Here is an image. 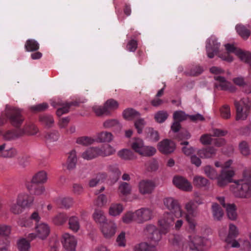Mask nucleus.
<instances>
[{"label":"nucleus","mask_w":251,"mask_h":251,"mask_svg":"<svg viewBox=\"0 0 251 251\" xmlns=\"http://www.w3.org/2000/svg\"><path fill=\"white\" fill-rule=\"evenodd\" d=\"M230 190L237 198L249 199L251 198V180L243 178L234 181L230 185Z\"/></svg>","instance_id":"1"},{"label":"nucleus","mask_w":251,"mask_h":251,"mask_svg":"<svg viewBox=\"0 0 251 251\" xmlns=\"http://www.w3.org/2000/svg\"><path fill=\"white\" fill-rule=\"evenodd\" d=\"M188 246L191 250L204 251L211 247V242L208 238L192 234L188 236Z\"/></svg>","instance_id":"2"},{"label":"nucleus","mask_w":251,"mask_h":251,"mask_svg":"<svg viewBox=\"0 0 251 251\" xmlns=\"http://www.w3.org/2000/svg\"><path fill=\"white\" fill-rule=\"evenodd\" d=\"M131 149L142 156H151L155 154L156 149L150 146L145 145L144 141L139 138H133L131 142Z\"/></svg>","instance_id":"3"},{"label":"nucleus","mask_w":251,"mask_h":251,"mask_svg":"<svg viewBox=\"0 0 251 251\" xmlns=\"http://www.w3.org/2000/svg\"><path fill=\"white\" fill-rule=\"evenodd\" d=\"M4 114L10 124L15 127L21 126L25 120L21 110L15 107L6 105Z\"/></svg>","instance_id":"4"},{"label":"nucleus","mask_w":251,"mask_h":251,"mask_svg":"<svg viewBox=\"0 0 251 251\" xmlns=\"http://www.w3.org/2000/svg\"><path fill=\"white\" fill-rule=\"evenodd\" d=\"M210 72L215 75L214 76L215 80L218 81L220 83L219 86L216 85L217 87H220L222 90H228L231 92L235 91L236 88L234 86L226 81L225 77L218 75L224 74L225 71L223 69L218 67L213 66L210 68Z\"/></svg>","instance_id":"5"},{"label":"nucleus","mask_w":251,"mask_h":251,"mask_svg":"<svg viewBox=\"0 0 251 251\" xmlns=\"http://www.w3.org/2000/svg\"><path fill=\"white\" fill-rule=\"evenodd\" d=\"M163 204L165 207L176 218L182 216L183 211L178 201L173 197H166L163 199Z\"/></svg>","instance_id":"6"},{"label":"nucleus","mask_w":251,"mask_h":251,"mask_svg":"<svg viewBox=\"0 0 251 251\" xmlns=\"http://www.w3.org/2000/svg\"><path fill=\"white\" fill-rule=\"evenodd\" d=\"M235 105L236 108V120H245L251 107L248 98H243L239 101H235Z\"/></svg>","instance_id":"7"},{"label":"nucleus","mask_w":251,"mask_h":251,"mask_svg":"<svg viewBox=\"0 0 251 251\" xmlns=\"http://www.w3.org/2000/svg\"><path fill=\"white\" fill-rule=\"evenodd\" d=\"M184 208L187 212L185 216L186 221L188 223L190 229L192 231H194L196 229L197 223L192 217H195L196 215V211L195 208V201L194 200L189 201L185 204Z\"/></svg>","instance_id":"8"},{"label":"nucleus","mask_w":251,"mask_h":251,"mask_svg":"<svg viewBox=\"0 0 251 251\" xmlns=\"http://www.w3.org/2000/svg\"><path fill=\"white\" fill-rule=\"evenodd\" d=\"M155 187V184L153 181L149 179L140 180L137 185V188L139 194L142 196H149L151 195Z\"/></svg>","instance_id":"9"},{"label":"nucleus","mask_w":251,"mask_h":251,"mask_svg":"<svg viewBox=\"0 0 251 251\" xmlns=\"http://www.w3.org/2000/svg\"><path fill=\"white\" fill-rule=\"evenodd\" d=\"M235 175L233 169L222 168L220 175L217 177V184L220 187H224L232 181V177Z\"/></svg>","instance_id":"10"},{"label":"nucleus","mask_w":251,"mask_h":251,"mask_svg":"<svg viewBox=\"0 0 251 251\" xmlns=\"http://www.w3.org/2000/svg\"><path fill=\"white\" fill-rule=\"evenodd\" d=\"M238 234L239 231L237 226L232 224H230L228 235L225 239V242L230 245L231 247L239 248L240 244L237 240L235 239Z\"/></svg>","instance_id":"11"},{"label":"nucleus","mask_w":251,"mask_h":251,"mask_svg":"<svg viewBox=\"0 0 251 251\" xmlns=\"http://www.w3.org/2000/svg\"><path fill=\"white\" fill-rule=\"evenodd\" d=\"M117 226L115 222L113 220L107 221L101 225L100 229L102 235L105 238H110L116 233Z\"/></svg>","instance_id":"12"},{"label":"nucleus","mask_w":251,"mask_h":251,"mask_svg":"<svg viewBox=\"0 0 251 251\" xmlns=\"http://www.w3.org/2000/svg\"><path fill=\"white\" fill-rule=\"evenodd\" d=\"M220 43L217 42L216 37L211 36L207 39L206 45V50L207 56L210 58L214 57L219 51Z\"/></svg>","instance_id":"13"},{"label":"nucleus","mask_w":251,"mask_h":251,"mask_svg":"<svg viewBox=\"0 0 251 251\" xmlns=\"http://www.w3.org/2000/svg\"><path fill=\"white\" fill-rule=\"evenodd\" d=\"M173 214L169 212H165L158 221L161 229L164 233L167 232L173 226L174 219L172 217Z\"/></svg>","instance_id":"14"},{"label":"nucleus","mask_w":251,"mask_h":251,"mask_svg":"<svg viewBox=\"0 0 251 251\" xmlns=\"http://www.w3.org/2000/svg\"><path fill=\"white\" fill-rule=\"evenodd\" d=\"M173 184L178 189L186 192H191L193 189L191 183L184 177L175 176L173 179Z\"/></svg>","instance_id":"15"},{"label":"nucleus","mask_w":251,"mask_h":251,"mask_svg":"<svg viewBox=\"0 0 251 251\" xmlns=\"http://www.w3.org/2000/svg\"><path fill=\"white\" fill-rule=\"evenodd\" d=\"M136 222L142 224L151 220L153 217V212L149 208H141L136 210Z\"/></svg>","instance_id":"16"},{"label":"nucleus","mask_w":251,"mask_h":251,"mask_svg":"<svg viewBox=\"0 0 251 251\" xmlns=\"http://www.w3.org/2000/svg\"><path fill=\"white\" fill-rule=\"evenodd\" d=\"M18 154L17 150L7 144L3 143L0 145V157L13 158Z\"/></svg>","instance_id":"17"},{"label":"nucleus","mask_w":251,"mask_h":251,"mask_svg":"<svg viewBox=\"0 0 251 251\" xmlns=\"http://www.w3.org/2000/svg\"><path fill=\"white\" fill-rule=\"evenodd\" d=\"M157 148L160 152L164 154L173 153L176 148V144L172 140L164 139L158 143Z\"/></svg>","instance_id":"18"},{"label":"nucleus","mask_w":251,"mask_h":251,"mask_svg":"<svg viewBox=\"0 0 251 251\" xmlns=\"http://www.w3.org/2000/svg\"><path fill=\"white\" fill-rule=\"evenodd\" d=\"M62 242L66 251H75L77 241L74 236L68 233H64L62 235Z\"/></svg>","instance_id":"19"},{"label":"nucleus","mask_w":251,"mask_h":251,"mask_svg":"<svg viewBox=\"0 0 251 251\" xmlns=\"http://www.w3.org/2000/svg\"><path fill=\"white\" fill-rule=\"evenodd\" d=\"M217 199L223 206L226 208L228 218L231 220H236L237 218V213L236 212L235 205L234 204H226L225 203V199L223 197H218L217 198Z\"/></svg>","instance_id":"20"},{"label":"nucleus","mask_w":251,"mask_h":251,"mask_svg":"<svg viewBox=\"0 0 251 251\" xmlns=\"http://www.w3.org/2000/svg\"><path fill=\"white\" fill-rule=\"evenodd\" d=\"M225 48L227 51V52L224 54H220L219 57L222 60L231 62L233 61V57L229 55L230 53H234L236 55V52L239 50L238 48L235 47L234 45L231 44H226L225 45Z\"/></svg>","instance_id":"21"},{"label":"nucleus","mask_w":251,"mask_h":251,"mask_svg":"<svg viewBox=\"0 0 251 251\" xmlns=\"http://www.w3.org/2000/svg\"><path fill=\"white\" fill-rule=\"evenodd\" d=\"M19 130L21 137L25 135H34L38 131L37 127L33 123L30 122L26 123Z\"/></svg>","instance_id":"22"},{"label":"nucleus","mask_w":251,"mask_h":251,"mask_svg":"<svg viewBox=\"0 0 251 251\" xmlns=\"http://www.w3.org/2000/svg\"><path fill=\"white\" fill-rule=\"evenodd\" d=\"M217 150L213 147H208L200 149L197 153L201 158H211L214 157L217 153Z\"/></svg>","instance_id":"23"},{"label":"nucleus","mask_w":251,"mask_h":251,"mask_svg":"<svg viewBox=\"0 0 251 251\" xmlns=\"http://www.w3.org/2000/svg\"><path fill=\"white\" fill-rule=\"evenodd\" d=\"M36 231L38 237L41 239L46 238L50 232V228L46 223H41L36 226Z\"/></svg>","instance_id":"24"},{"label":"nucleus","mask_w":251,"mask_h":251,"mask_svg":"<svg viewBox=\"0 0 251 251\" xmlns=\"http://www.w3.org/2000/svg\"><path fill=\"white\" fill-rule=\"evenodd\" d=\"M17 198L18 202L21 203L24 207L30 206L34 201L33 197L25 193H20Z\"/></svg>","instance_id":"25"},{"label":"nucleus","mask_w":251,"mask_h":251,"mask_svg":"<svg viewBox=\"0 0 251 251\" xmlns=\"http://www.w3.org/2000/svg\"><path fill=\"white\" fill-rule=\"evenodd\" d=\"M124 210L123 204L121 203H112L108 208V214L112 217H117L121 215Z\"/></svg>","instance_id":"26"},{"label":"nucleus","mask_w":251,"mask_h":251,"mask_svg":"<svg viewBox=\"0 0 251 251\" xmlns=\"http://www.w3.org/2000/svg\"><path fill=\"white\" fill-rule=\"evenodd\" d=\"M193 183L195 187L198 188H204L205 189H208L210 185V182L207 179L200 176H195Z\"/></svg>","instance_id":"27"},{"label":"nucleus","mask_w":251,"mask_h":251,"mask_svg":"<svg viewBox=\"0 0 251 251\" xmlns=\"http://www.w3.org/2000/svg\"><path fill=\"white\" fill-rule=\"evenodd\" d=\"M92 218L94 221L100 226L108 221L104 212L100 209H95L92 214Z\"/></svg>","instance_id":"28"},{"label":"nucleus","mask_w":251,"mask_h":251,"mask_svg":"<svg viewBox=\"0 0 251 251\" xmlns=\"http://www.w3.org/2000/svg\"><path fill=\"white\" fill-rule=\"evenodd\" d=\"M99 151V147H90L82 153L81 156L84 159L91 160L100 156Z\"/></svg>","instance_id":"29"},{"label":"nucleus","mask_w":251,"mask_h":251,"mask_svg":"<svg viewBox=\"0 0 251 251\" xmlns=\"http://www.w3.org/2000/svg\"><path fill=\"white\" fill-rule=\"evenodd\" d=\"M113 138L112 133L104 131L97 133L96 140L99 143H110Z\"/></svg>","instance_id":"30"},{"label":"nucleus","mask_w":251,"mask_h":251,"mask_svg":"<svg viewBox=\"0 0 251 251\" xmlns=\"http://www.w3.org/2000/svg\"><path fill=\"white\" fill-rule=\"evenodd\" d=\"M47 180V172L45 171H40L33 176L31 182L34 184H43L46 183Z\"/></svg>","instance_id":"31"},{"label":"nucleus","mask_w":251,"mask_h":251,"mask_svg":"<svg viewBox=\"0 0 251 251\" xmlns=\"http://www.w3.org/2000/svg\"><path fill=\"white\" fill-rule=\"evenodd\" d=\"M77 162L76 152L74 150L71 151L68 154V159L66 164L67 169L72 170L75 168Z\"/></svg>","instance_id":"32"},{"label":"nucleus","mask_w":251,"mask_h":251,"mask_svg":"<svg viewBox=\"0 0 251 251\" xmlns=\"http://www.w3.org/2000/svg\"><path fill=\"white\" fill-rule=\"evenodd\" d=\"M99 155L102 157H106L114 154L116 151V149L110 144H106L101 148L99 147Z\"/></svg>","instance_id":"33"},{"label":"nucleus","mask_w":251,"mask_h":251,"mask_svg":"<svg viewBox=\"0 0 251 251\" xmlns=\"http://www.w3.org/2000/svg\"><path fill=\"white\" fill-rule=\"evenodd\" d=\"M10 211L15 215H19L21 214L23 211L24 207L18 202V199L16 201H11L9 205Z\"/></svg>","instance_id":"34"},{"label":"nucleus","mask_w":251,"mask_h":251,"mask_svg":"<svg viewBox=\"0 0 251 251\" xmlns=\"http://www.w3.org/2000/svg\"><path fill=\"white\" fill-rule=\"evenodd\" d=\"M118 156L124 160H132L135 159L133 152L130 150L124 149L120 150L117 153Z\"/></svg>","instance_id":"35"},{"label":"nucleus","mask_w":251,"mask_h":251,"mask_svg":"<svg viewBox=\"0 0 251 251\" xmlns=\"http://www.w3.org/2000/svg\"><path fill=\"white\" fill-rule=\"evenodd\" d=\"M133 249L134 251H156L155 245H149L146 242L136 245Z\"/></svg>","instance_id":"36"},{"label":"nucleus","mask_w":251,"mask_h":251,"mask_svg":"<svg viewBox=\"0 0 251 251\" xmlns=\"http://www.w3.org/2000/svg\"><path fill=\"white\" fill-rule=\"evenodd\" d=\"M69 228L75 232L80 229V225L78 218L75 216L70 217L68 220Z\"/></svg>","instance_id":"37"},{"label":"nucleus","mask_w":251,"mask_h":251,"mask_svg":"<svg viewBox=\"0 0 251 251\" xmlns=\"http://www.w3.org/2000/svg\"><path fill=\"white\" fill-rule=\"evenodd\" d=\"M241 61L246 63H250L251 61V52L249 51L241 49L236 52V55Z\"/></svg>","instance_id":"38"},{"label":"nucleus","mask_w":251,"mask_h":251,"mask_svg":"<svg viewBox=\"0 0 251 251\" xmlns=\"http://www.w3.org/2000/svg\"><path fill=\"white\" fill-rule=\"evenodd\" d=\"M131 190L130 185L125 182H121L118 187V191L120 196H126L129 195L131 192Z\"/></svg>","instance_id":"39"},{"label":"nucleus","mask_w":251,"mask_h":251,"mask_svg":"<svg viewBox=\"0 0 251 251\" xmlns=\"http://www.w3.org/2000/svg\"><path fill=\"white\" fill-rule=\"evenodd\" d=\"M136 210L134 212L129 211L126 212L122 216V221L125 224H130L134 221L136 222Z\"/></svg>","instance_id":"40"},{"label":"nucleus","mask_w":251,"mask_h":251,"mask_svg":"<svg viewBox=\"0 0 251 251\" xmlns=\"http://www.w3.org/2000/svg\"><path fill=\"white\" fill-rule=\"evenodd\" d=\"M123 114L124 118L127 120H132L139 117L140 116V113L132 108L125 109Z\"/></svg>","instance_id":"41"},{"label":"nucleus","mask_w":251,"mask_h":251,"mask_svg":"<svg viewBox=\"0 0 251 251\" xmlns=\"http://www.w3.org/2000/svg\"><path fill=\"white\" fill-rule=\"evenodd\" d=\"M213 217L215 220L220 221L224 215V212L217 203H213L212 206Z\"/></svg>","instance_id":"42"},{"label":"nucleus","mask_w":251,"mask_h":251,"mask_svg":"<svg viewBox=\"0 0 251 251\" xmlns=\"http://www.w3.org/2000/svg\"><path fill=\"white\" fill-rule=\"evenodd\" d=\"M67 219V216L65 214L60 213L52 218V222L56 226H61L66 222Z\"/></svg>","instance_id":"43"},{"label":"nucleus","mask_w":251,"mask_h":251,"mask_svg":"<svg viewBox=\"0 0 251 251\" xmlns=\"http://www.w3.org/2000/svg\"><path fill=\"white\" fill-rule=\"evenodd\" d=\"M25 49L27 51H33L39 49V44L33 39H29L25 44Z\"/></svg>","instance_id":"44"},{"label":"nucleus","mask_w":251,"mask_h":251,"mask_svg":"<svg viewBox=\"0 0 251 251\" xmlns=\"http://www.w3.org/2000/svg\"><path fill=\"white\" fill-rule=\"evenodd\" d=\"M203 171L207 177L211 179H217L218 177L217 171L210 165H207L203 168Z\"/></svg>","instance_id":"45"},{"label":"nucleus","mask_w":251,"mask_h":251,"mask_svg":"<svg viewBox=\"0 0 251 251\" xmlns=\"http://www.w3.org/2000/svg\"><path fill=\"white\" fill-rule=\"evenodd\" d=\"M18 225L21 227H31L34 225L30 217H20L17 221Z\"/></svg>","instance_id":"46"},{"label":"nucleus","mask_w":251,"mask_h":251,"mask_svg":"<svg viewBox=\"0 0 251 251\" xmlns=\"http://www.w3.org/2000/svg\"><path fill=\"white\" fill-rule=\"evenodd\" d=\"M58 105L61 107L58 108L56 111V114L58 116H61L64 114L68 113L69 111L71 105H72V103H57Z\"/></svg>","instance_id":"47"},{"label":"nucleus","mask_w":251,"mask_h":251,"mask_svg":"<svg viewBox=\"0 0 251 251\" xmlns=\"http://www.w3.org/2000/svg\"><path fill=\"white\" fill-rule=\"evenodd\" d=\"M107 176L105 173H99L95 177L91 179L89 182V185L91 187H95L100 181L103 180Z\"/></svg>","instance_id":"48"},{"label":"nucleus","mask_w":251,"mask_h":251,"mask_svg":"<svg viewBox=\"0 0 251 251\" xmlns=\"http://www.w3.org/2000/svg\"><path fill=\"white\" fill-rule=\"evenodd\" d=\"M20 134V133L19 130L17 131L9 130L4 133L3 135V138L6 140H13L21 137V136Z\"/></svg>","instance_id":"49"},{"label":"nucleus","mask_w":251,"mask_h":251,"mask_svg":"<svg viewBox=\"0 0 251 251\" xmlns=\"http://www.w3.org/2000/svg\"><path fill=\"white\" fill-rule=\"evenodd\" d=\"M104 105L108 115L110 114L111 111L117 109L119 106L118 102L115 100L112 99L107 100L105 102Z\"/></svg>","instance_id":"50"},{"label":"nucleus","mask_w":251,"mask_h":251,"mask_svg":"<svg viewBox=\"0 0 251 251\" xmlns=\"http://www.w3.org/2000/svg\"><path fill=\"white\" fill-rule=\"evenodd\" d=\"M154 232V237L157 238V228L153 225H147L144 229L143 232L144 235L148 238L151 232Z\"/></svg>","instance_id":"51"},{"label":"nucleus","mask_w":251,"mask_h":251,"mask_svg":"<svg viewBox=\"0 0 251 251\" xmlns=\"http://www.w3.org/2000/svg\"><path fill=\"white\" fill-rule=\"evenodd\" d=\"M236 29L238 33L243 38L246 39L250 35V31L243 25H237Z\"/></svg>","instance_id":"52"},{"label":"nucleus","mask_w":251,"mask_h":251,"mask_svg":"<svg viewBox=\"0 0 251 251\" xmlns=\"http://www.w3.org/2000/svg\"><path fill=\"white\" fill-rule=\"evenodd\" d=\"M40 121L42 124L48 127H51L54 123V120L50 115L41 116L40 117Z\"/></svg>","instance_id":"53"},{"label":"nucleus","mask_w":251,"mask_h":251,"mask_svg":"<svg viewBox=\"0 0 251 251\" xmlns=\"http://www.w3.org/2000/svg\"><path fill=\"white\" fill-rule=\"evenodd\" d=\"M18 248L19 251H29L30 245L28 241L22 239L18 242Z\"/></svg>","instance_id":"54"},{"label":"nucleus","mask_w":251,"mask_h":251,"mask_svg":"<svg viewBox=\"0 0 251 251\" xmlns=\"http://www.w3.org/2000/svg\"><path fill=\"white\" fill-rule=\"evenodd\" d=\"M168 114L165 111H159L154 115L156 121L159 123H163L168 118Z\"/></svg>","instance_id":"55"},{"label":"nucleus","mask_w":251,"mask_h":251,"mask_svg":"<svg viewBox=\"0 0 251 251\" xmlns=\"http://www.w3.org/2000/svg\"><path fill=\"white\" fill-rule=\"evenodd\" d=\"M59 137V133L56 131L49 132L47 133L45 138L48 143H52L58 140Z\"/></svg>","instance_id":"56"},{"label":"nucleus","mask_w":251,"mask_h":251,"mask_svg":"<svg viewBox=\"0 0 251 251\" xmlns=\"http://www.w3.org/2000/svg\"><path fill=\"white\" fill-rule=\"evenodd\" d=\"M188 116V115L186 114L184 112L181 110L175 111L173 114L174 120L179 122L186 120Z\"/></svg>","instance_id":"57"},{"label":"nucleus","mask_w":251,"mask_h":251,"mask_svg":"<svg viewBox=\"0 0 251 251\" xmlns=\"http://www.w3.org/2000/svg\"><path fill=\"white\" fill-rule=\"evenodd\" d=\"M103 126L105 128H110L115 126L121 127L119 122L116 119H110L104 121L103 123Z\"/></svg>","instance_id":"58"},{"label":"nucleus","mask_w":251,"mask_h":251,"mask_svg":"<svg viewBox=\"0 0 251 251\" xmlns=\"http://www.w3.org/2000/svg\"><path fill=\"white\" fill-rule=\"evenodd\" d=\"M95 140L89 137H81L77 139V143L84 146H88L94 143Z\"/></svg>","instance_id":"59"},{"label":"nucleus","mask_w":251,"mask_h":251,"mask_svg":"<svg viewBox=\"0 0 251 251\" xmlns=\"http://www.w3.org/2000/svg\"><path fill=\"white\" fill-rule=\"evenodd\" d=\"M107 202V197L104 194L100 195L95 201V205L99 207H102L105 206Z\"/></svg>","instance_id":"60"},{"label":"nucleus","mask_w":251,"mask_h":251,"mask_svg":"<svg viewBox=\"0 0 251 251\" xmlns=\"http://www.w3.org/2000/svg\"><path fill=\"white\" fill-rule=\"evenodd\" d=\"M203 71L202 67L198 65L193 66L187 74L190 75L196 76L200 75Z\"/></svg>","instance_id":"61"},{"label":"nucleus","mask_w":251,"mask_h":251,"mask_svg":"<svg viewBox=\"0 0 251 251\" xmlns=\"http://www.w3.org/2000/svg\"><path fill=\"white\" fill-rule=\"evenodd\" d=\"M92 108L97 116H101L102 115H108L104 104L103 106L94 105Z\"/></svg>","instance_id":"62"},{"label":"nucleus","mask_w":251,"mask_h":251,"mask_svg":"<svg viewBox=\"0 0 251 251\" xmlns=\"http://www.w3.org/2000/svg\"><path fill=\"white\" fill-rule=\"evenodd\" d=\"M239 149L241 153L245 156H247L250 154V150L249 146L246 141H242L239 144Z\"/></svg>","instance_id":"63"},{"label":"nucleus","mask_w":251,"mask_h":251,"mask_svg":"<svg viewBox=\"0 0 251 251\" xmlns=\"http://www.w3.org/2000/svg\"><path fill=\"white\" fill-rule=\"evenodd\" d=\"M148 137L154 142L157 141L159 139L158 132L150 128L148 129Z\"/></svg>","instance_id":"64"}]
</instances>
